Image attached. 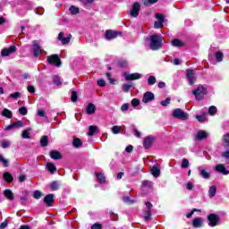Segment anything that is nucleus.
Listing matches in <instances>:
<instances>
[{
  "instance_id": "f257e3e1",
  "label": "nucleus",
  "mask_w": 229,
  "mask_h": 229,
  "mask_svg": "<svg viewBox=\"0 0 229 229\" xmlns=\"http://www.w3.org/2000/svg\"><path fill=\"white\" fill-rule=\"evenodd\" d=\"M149 40V47L152 51H158L164 47V38L162 35H151Z\"/></svg>"
},
{
  "instance_id": "37998d69",
  "label": "nucleus",
  "mask_w": 229,
  "mask_h": 229,
  "mask_svg": "<svg viewBox=\"0 0 229 229\" xmlns=\"http://www.w3.org/2000/svg\"><path fill=\"white\" fill-rule=\"evenodd\" d=\"M148 173H160V165H154L150 167Z\"/></svg>"
},
{
  "instance_id": "7ed1b4c3",
  "label": "nucleus",
  "mask_w": 229,
  "mask_h": 229,
  "mask_svg": "<svg viewBox=\"0 0 229 229\" xmlns=\"http://www.w3.org/2000/svg\"><path fill=\"white\" fill-rule=\"evenodd\" d=\"M59 55L54 54L51 55H48L47 57V60L50 65H55V67H62V60L60 59Z\"/></svg>"
},
{
  "instance_id": "4be33fe9",
  "label": "nucleus",
  "mask_w": 229,
  "mask_h": 229,
  "mask_svg": "<svg viewBox=\"0 0 229 229\" xmlns=\"http://www.w3.org/2000/svg\"><path fill=\"white\" fill-rule=\"evenodd\" d=\"M39 144L41 148H47V146H49V137H47V135L42 136Z\"/></svg>"
},
{
  "instance_id": "c03bdc74",
  "label": "nucleus",
  "mask_w": 229,
  "mask_h": 229,
  "mask_svg": "<svg viewBox=\"0 0 229 229\" xmlns=\"http://www.w3.org/2000/svg\"><path fill=\"white\" fill-rule=\"evenodd\" d=\"M53 82L55 83V85H57V86L62 85V81L60 80V77L58 75H55L53 78Z\"/></svg>"
},
{
  "instance_id": "9d476101",
  "label": "nucleus",
  "mask_w": 229,
  "mask_h": 229,
  "mask_svg": "<svg viewBox=\"0 0 229 229\" xmlns=\"http://www.w3.org/2000/svg\"><path fill=\"white\" fill-rule=\"evenodd\" d=\"M15 51H17V47H15V45H12L9 48L2 49L1 56H8L9 55H12V53H15Z\"/></svg>"
},
{
  "instance_id": "2eb2a0df",
  "label": "nucleus",
  "mask_w": 229,
  "mask_h": 229,
  "mask_svg": "<svg viewBox=\"0 0 229 229\" xmlns=\"http://www.w3.org/2000/svg\"><path fill=\"white\" fill-rule=\"evenodd\" d=\"M24 126V123L22 121L19 120L15 123H13L5 127L6 131H10V130H13V128H22Z\"/></svg>"
},
{
  "instance_id": "0eeeda50",
  "label": "nucleus",
  "mask_w": 229,
  "mask_h": 229,
  "mask_svg": "<svg viewBox=\"0 0 229 229\" xmlns=\"http://www.w3.org/2000/svg\"><path fill=\"white\" fill-rule=\"evenodd\" d=\"M64 31L59 32L57 36V40L63 44V46H67V44H70L71 38H72V35L69 34L66 38H64Z\"/></svg>"
},
{
  "instance_id": "f03ea898",
  "label": "nucleus",
  "mask_w": 229,
  "mask_h": 229,
  "mask_svg": "<svg viewBox=\"0 0 229 229\" xmlns=\"http://www.w3.org/2000/svg\"><path fill=\"white\" fill-rule=\"evenodd\" d=\"M193 96H195V98L198 101H201L207 94H208V90L207 89V87L203 85H199L196 89L192 91Z\"/></svg>"
},
{
  "instance_id": "6e6d98bb",
  "label": "nucleus",
  "mask_w": 229,
  "mask_h": 229,
  "mask_svg": "<svg viewBox=\"0 0 229 229\" xmlns=\"http://www.w3.org/2000/svg\"><path fill=\"white\" fill-rule=\"evenodd\" d=\"M97 85H98V87H106V81L103 79H99L97 81Z\"/></svg>"
},
{
  "instance_id": "1a4fd4ad",
  "label": "nucleus",
  "mask_w": 229,
  "mask_h": 229,
  "mask_svg": "<svg viewBox=\"0 0 229 229\" xmlns=\"http://www.w3.org/2000/svg\"><path fill=\"white\" fill-rule=\"evenodd\" d=\"M186 78L191 86L194 85V83H196V76L194 73V70L187 69L186 70Z\"/></svg>"
},
{
  "instance_id": "58836bf2",
  "label": "nucleus",
  "mask_w": 229,
  "mask_h": 229,
  "mask_svg": "<svg viewBox=\"0 0 229 229\" xmlns=\"http://www.w3.org/2000/svg\"><path fill=\"white\" fill-rule=\"evenodd\" d=\"M42 196H44V193H42V191H38V190H36L34 192H33V198L35 199H40V198H42Z\"/></svg>"
},
{
  "instance_id": "49530a36",
  "label": "nucleus",
  "mask_w": 229,
  "mask_h": 229,
  "mask_svg": "<svg viewBox=\"0 0 229 229\" xmlns=\"http://www.w3.org/2000/svg\"><path fill=\"white\" fill-rule=\"evenodd\" d=\"M117 64L122 68L128 67V61L126 60H118Z\"/></svg>"
},
{
  "instance_id": "a878e982",
  "label": "nucleus",
  "mask_w": 229,
  "mask_h": 229,
  "mask_svg": "<svg viewBox=\"0 0 229 229\" xmlns=\"http://www.w3.org/2000/svg\"><path fill=\"white\" fill-rule=\"evenodd\" d=\"M215 171H216V173H229V171L226 170V167L223 164H219L215 166Z\"/></svg>"
},
{
  "instance_id": "f3484780",
  "label": "nucleus",
  "mask_w": 229,
  "mask_h": 229,
  "mask_svg": "<svg viewBox=\"0 0 229 229\" xmlns=\"http://www.w3.org/2000/svg\"><path fill=\"white\" fill-rule=\"evenodd\" d=\"M208 133L204 130H200L197 132L195 136V140H204L205 139H208Z\"/></svg>"
},
{
  "instance_id": "69168bd1",
  "label": "nucleus",
  "mask_w": 229,
  "mask_h": 229,
  "mask_svg": "<svg viewBox=\"0 0 229 229\" xmlns=\"http://www.w3.org/2000/svg\"><path fill=\"white\" fill-rule=\"evenodd\" d=\"M2 148L4 149H6L7 148H10V141L8 140H3L2 141Z\"/></svg>"
},
{
  "instance_id": "5fc2aeb1",
  "label": "nucleus",
  "mask_w": 229,
  "mask_h": 229,
  "mask_svg": "<svg viewBox=\"0 0 229 229\" xmlns=\"http://www.w3.org/2000/svg\"><path fill=\"white\" fill-rule=\"evenodd\" d=\"M0 162H2L4 167H8V159L4 158L2 155H0Z\"/></svg>"
},
{
  "instance_id": "7c9ffc66",
  "label": "nucleus",
  "mask_w": 229,
  "mask_h": 229,
  "mask_svg": "<svg viewBox=\"0 0 229 229\" xmlns=\"http://www.w3.org/2000/svg\"><path fill=\"white\" fill-rule=\"evenodd\" d=\"M142 165L140 164H134L132 166H131V170L134 172V173H142Z\"/></svg>"
},
{
  "instance_id": "09e8293b",
  "label": "nucleus",
  "mask_w": 229,
  "mask_h": 229,
  "mask_svg": "<svg viewBox=\"0 0 229 229\" xmlns=\"http://www.w3.org/2000/svg\"><path fill=\"white\" fill-rule=\"evenodd\" d=\"M210 115H216V114H217V107H216L215 106H211L209 107V110H208Z\"/></svg>"
},
{
  "instance_id": "a18cd8bd",
  "label": "nucleus",
  "mask_w": 229,
  "mask_h": 229,
  "mask_svg": "<svg viewBox=\"0 0 229 229\" xmlns=\"http://www.w3.org/2000/svg\"><path fill=\"white\" fill-rule=\"evenodd\" d=\"M148 85H155V83H157V78H155L153 75L149 76L148 79Z\"/></svg>"
},
{
  "instance_id": "c85d7f7f",
  "label": "nucleus",
  "mask_w": 229,
  "mask_h": 229,
  "mask_svg": "<svg viewBox=\"0 0 229 229\" xmlns=\"http://www.w3.org/2000/svg\"><path fill=\"white\" fill-rule=\"evenodd\" d=\"M72 146L77 148H81V146H83V142L81 141V140L80 138H75V139H73Z\"/></svg>"
},
{
  "instance_id": "13d9d810",
  "label": "nucleus",
  "mask_w": 229,
  "mask_h": 229,
  "mask_svg": "<svg viewBox=\"0 0 229 229\" xmlns=\"http://www.w3.org/2000/svg\"><path fill=\"white\" fill-rule=\"evenodd\" d=\"M143 3L145 6H148V4H155V3H158V0H144Z\"/></svg>"
},
{
  "instance_id": "5701e85b",
  "label": "nucleus",
  "mask_w": 229,
  "mask_h": 229,
  "mask_svg": "<svg viewBox=\"0 0 229 229\" xmlns=\"http://www.w3.org/2000/svg\"><path fill=\"white\" fill-rule=\"evenodd\" d=\"M89 132H88V136L89 137H92L94 135H96V133H98V131H99V127L96 126V125H90L89 127Z\"/></svg>"
},
{
  "instance_id": "79ce46f5",
  "label": "nucleus",
  "mask_w": 229,
  "mask_h": 229,
  "mask_svg": "<svg viewBox=\"0 0 229 229\" xmlns=\"http://www.w3.org/2000/svg\"><path fill=\"white\" fill-rule=\"evenodd\" d=\"M112 132L114 133V135H118V133H121V128L119 127V125L113 126Z\"/></svg>"
},
{
  "instance_id": "a211bd4d",
  "label": "nucleus",
  "mask_w": 229,
  "mask_h": 229,
  "mask_svg": "<svg viewBox=\"0 0 229 229\" xmlns=\"http://www.w3.org/2000/svg\"><path fill=\"white\" fill-rule=\"evenodd\" d=\"M191 225L193 228H201V226H203V218L199 216L195 217L192 220Z\"/></svg>"
},
{
  "instance_id": "423d86ee",
  "label": "nucleus",
  "mask_w": 229,
  "mask_h": 229,
  "mask_svg": "<svg viewBox=\"0 0 229 229\" xmlns=\"http://www.w3.org/2000/svg\"><path fill=\"white\" fill-rule=\"evenodd\" d=\"M208 226L214 228V226L218 225L219 221H221V217H219V216H217L216 214L212 213L208 216Z\"/></svg>"
},
{
  "instance_id": "72a5a7b5",
  "label": "nucleus",
  "mask_w": 229,
  "mask_h": 229,
  "mask_svg": "<svg viewBox=\"0 0 229 229\" xmlns=\"http://www.w3.org/2000/svg\"><path fill=\"white\" fill-rule=\"evenodd\" d=\"M69 12L72 15H76V14L80 13V8H78L74 5H72L69 8Z\"/></svg>"
},
{
  "instance_id": "4468645a",
  "label": "nucleus",
  "mask_w": 229,
  "mask_h": 229,
  "mask_svg": "<svg viewBox=\"0 0 229 229\" xmlns=\"http://www.w3.org/2000/svg\"><path fill=\"white\" fill-rule=\"evenodd\" d=\"M150 101H155V94L151 91H147L143 95L142 103H149Z\"/></svg>"
},
{
  "instance_id": "603ef678",
  "label": "nucleus",
  "mask_w": 229,
  "mask_h": 229,
  "mask_svg": "<svg viewBox=\"0 0 229 229\" xmlns=\"http://www.w3.org/2000/svg\"><path fill=\"white\" fill-rule=\"evenodd\" d=\"M19 112L21 115H28V108L26 106L20 107Z\"/></svg>"
},
{
  "instance_id": "bf43d9fd",
  "label": "nucleus",
  "mask_w": 229,
  "mask_h": 229,
  "mask_svg": "<svg viewBox=\"0 0 229 229\" xmlns=\"http://www.w3.org/2000/svg\"><path fill=\"white\" fill-rule=\"evenodd\" d=\"M9 97L13 99H18V98H21V92L16 91L13 94H10Z\"/></svg>"
},
{
  "instance_id": "ea45409f",
  "label": "nucleus",
  "mask_w": 229,
  "mask_h": 229,
  "mask_svg": "<svg viewBox=\"0 0 229 229\" xmlns=\"http://www.w3.org/2000/svg\"><path fill=\"white\" fill-rule=\"evenodd\" d=\"M194 212H201V209H198V208H192L190 213L186 214L187 219H191V217H192V216H194Z\"/></svg>"
},
{
  "instance_id": "4d7b16f0",
  "label": "nucleus",
  "mask_w": 229,
  "mask_h": 229,
  "mask_svg": "<svg viewBox=\"0 0 229 229\" xmlns=\"http://www.w3.org/2000/svg\"><path fill=\"white\" fill-rule=\"evenodd\" d=\"M182 169H187V167H189V159L184 158L182 159Z\"/></svg>"
},
{
  "instance_id": "774afa93",
  "label": "nucleus",
  "mask_w": 229,
  "mask_h": 229,
  "mask_svg": "<svg viewBox=\"0 0 229 229\" xmlns=\"http://www.w3.org/2000/svg\"><path fill=\"white\" fill-rule=\"evenodd\" d=\"M91 229H103V225L96 223L91 226Z\"/></svg>"
},
{
  "instance_id": "6ab92c4d",
  "label": "nucleus",
  "mask_w": 229,
  "mask_h": 229,
  "mask_svg": "<svg viewBox=\"0 0 229 229\" xmlns=\"http://www.w3.org/2000/svg\"><path fill=\"white\" fill-rule=\"evenodd\" d=\"M49 157L53 160H62L63 158L62 153H60V151L58 150H51L49 153Z\"/></svg>"
},
{
  "instance_id": "aec40b11",
  "label": "nucleus",
  "mask_w": 229,
  "mask_h": 229,
  "mask_svg": "<svg viewBox=\"0 0 229 229\" xmlns=\"http://www.w3.org/2000/svg\"><path fill=\"white\" fill-rule=\"evenodd\" d=\"M4 196L9 199V201H13V199H15V195H13V191H12V190L10 189H5L4 191Z\"/></svg>"
},
{
  "instance_id": "f704fd0d",
  "label": "nucleus",
  "mask_w": 229,
  "mask_h": 229,
  "mask_svg": "<svg viewBox=\"0 0 229 229\" xmlns=\"http://www.w3.org/2000/svg\"><path fill=\"white\" fill-rule=\"evenodd\" d=\"M209 198H214V196H216V192H217V187H216V185H212L209 188Z\"/></svg>"
},
{
  "instance_id": "6e6552de",
  "label": "nucleus",
  "mask_w": 229,
  "mask_h": 229,
  "mask_svg": "<svg viewBox=\"0 0 229 229\" xmlns=\"http://www.w3.org/2000/svg\"><path fill=\"white\" fill-rule=\"evenodd\" d=\"M139 12H140V4L139 2H135L130 12L131 17L137 19V17H139Z\"/></svg>"
},
{
  "instance_id": "b1692460",
  "label": "nucleus",
  "mask_w": 229,
  "mask_h": 229,
  "mask_svg": "<svg viewBox=\"0 0 229 229\" xmlns=\"http://www.w3.org/2000/svg\"><path fill=\"white\" fill-rule=\"evenodd\" d=\"M222 142L225 149H229V132L224 134L222 138Z\"/></svg>"
},
{
  "instance_id": "bb28decb",
  "label": "nucleus",
  "mask_w": 229,
  "mask_h": 229,
  "mask_svg": "<svg viewBox=\"0 0 229 229\" xmlns=\"http://www.w3.org/2000/svg\"><path fill=\"white\" fill-rule=\"evenodd\" d=\"M96 178H97L98 183H105V182H106V177H105V174H103V173H97Z\"/></svg>"
},
{
  "instance_id": "393cba45",
  "label": "nucleus",
  "mask_w": 229,
  "mask_h": 229,
  "mask_svg": "<svg viewBox=\"0 0 229 229\" xmlns=\"http://www.w3.org/2000/svg\"><path fill=\"white\" fill-rule=\"evenodd\" d=\"M3 178L6 183H12V182H13V175H12V173H4Z\"/></svg>"
},
{
  "instance_id": "20e7f679",
  "label": "nucleus",
  "mask_w": 229,
  "mask_h": 229,
  "mask_svg": "<svg viewBox=\"0 0 229 229\" xmlns=\"http://www.w3.org/2000/svg\"><path fill=\"white\" fill-rule=\"evenodd\" d=\"M174 119H179L180 121H187L189 119V114L186 112H183L181 108H176L172 114Z\"/></svg>"
},
{
  "instance_id": "4c0bfd02",
  "label": "nucleus",
  "mask_w": 229,
  "mask_h": 229,
  "mask_svg": "<svg viewBox=\"0 0 229 229\" xmlns=\"http://www.w3.org/2000/svg\"><path fill=\"white\" fill-rule=\"evenodd\" d=\"M131 87H133V83L131 82H130L129 84H126V83L123 84V92H126V93L130 92V89H131Z\"/></svg>"
},
{
  "instance_id": "2f4dec72",
  "label": "nucleus",
  "mask_w": 229,
  "mask_h": 229,
  "mask_svg": "<svg viewBox=\"0 0 229 229\" xmlns=\"http://www.w3.org/2000/svg\"><path fill=\"white\" fill-rule=\"evenodd\" d=\"M215 58L218 63L223 62V59L225 58V54H223V52L221 51L216 52Z\"/></svg>"
},
{
  "instance_id": "3c124183",
  "label": "nucleus",
  "mask_w": 229,
  "mask_h": 229,
  "mask_svg": "<svg viewBox=\"0 0 229 229\" xmlns=\"http://www.w3.org/2000/svg\"><path fill=\"white\" fill-rule=\"evenodd\" d=\"M131 103L133 108H136V106H139V105H140V100H139V98H133Z\"/></svg>"
},
{
  "instance_id": "ddd939ff",
  "label": "nucleus",
  "mask_w": 229,
  "mask_h": 229,
  "mask_svg": "<svg viewBox=\"0 0 229 229\" xmlns=\"http://www.w3.org/2000/svg\"><path fill=\"white\" fill-rule=\"evenodd\" d=\"M155 140H156L155 137H151V136L146 137L143 140V147L145 148V149H149V148L153 146Z\"/></svg>"
},
{
  "instance_id": "864d4df0",
  "label": "nucleus",
  "mask_w": 229,
  "mask_h": 229,
  "mask_svg": "<svg viewBox=\"0 0 229 229\" xmlns=\"http://www.w3.org/2000/svg\"><path fill=\"white\" fill-rule=\"evenodd\" d=\"M171 103V98H166L164 101L160 102L162 106H167Z\"/></svg>"
},
{
  "instance_id": "de8ad7c7",
  "label": "nucleus",
  "mask_w": 229,
  "mask_h": 229,
  "mask_svg": "<svg viewBox=\"0 0 229 229\" xmlns=\"http://www.w3.org/2000/svg\"><path fill=\"white\" fill-rule=\"evenodd\" d=\"M154 27L156 28V30H160V28H164V21H155Z\"/></svg>"
},
{
  "instance_id": "e433bc0d",
  "label": "nucleus",
  "mask_w": 229,
  "mask_h": 229,
  "mask_svg": "<svg viewBox=\"0 0 229 229\" xmlns=\"http://www.w3.org/2000/svg\"><path fill=\"white\" fill-rule=\"evenodd\" d=\"M71 101H72V103L78 102V91H76V90L72 91Z\"/></svg>"
},
{
  "instance_id": "412c9836",
  "label": "nucleus",
  "mask_w": 229,
  "mask_h": 229,
  "mask_svg": "<svg viewBox=\"0 0 229 229\" xmlns=\"http://www.w3.org/2000/svg\"><path fill=\"white\" fill-rule=\"evenodd\" d=\"M86 114H88V115H92V114H96V105L89 103L86 106Z\"/></svg>"
},
{
  "instance_id": "cd10ccee",
  "label": "nucleus",
  "mask_w": 229,
  "mask_h": 229,
  "mask_svg": "<svg viewBox=\"0 0 229 229\" xmlns=\"http://www.w3.org/2000/svg\"><path fill=\"white\" fill-rule=\"evenodd\" d=\"M2 116L3 117H7V119H12V117H13V114L7 108H4L2 111Z\"/></svg>"
},
{
  "instance_id": "8fccbe9b",
  "label": "nucleus",
  "mask_w": 229,
  "mask_h": 229,
  "mask_svg": "<svg viewBox=\"0 0 229 229\" xmlns=\"http://www.w3.org/2000/svg\"><path fill=\"white\" fill-rule=\"evenodd\" d=\"M151 219V211L146 210L144 215V221H149Z\"/></svg>"
},
{
  "instance_id": "473e14b6",
  "label": "nucleus",
  "mask_w": 229,
  "mask_h": 229,
  "mask_svg": "<svg viewBox=\"0 0 229 229\" xmlns=\"http://www.w3.org/2000/svg\"><path fill=\"white\" fill-rule=\"evenodd\" d=\"M47 169L48 173H56V166L53 163H47Z\"/></svg>"
},
{
  "instance_id": "680f3d73",
  "label": "nucleus",
  "mask_w": 229,
  "mask_h": 229,
  "mask_svg": "<svg viewBox=\"0 0 229 229\" xmlns=\"http://www.w3.org/2000/svg\"><path fill=\"white\" fill-rule=\"evenodd\" d=\"M124 203H128V205H133L135 203V200H131L130 197H123Z\"/></svg>"
},
{
  "instance_id": "9b49d317",
  "label": "nucleus",
  "mask_w": 229,
  "mask_h": 229,
  "mask_svg": "<svg viewBox=\"0 0 229 229\" xmlns=\"http://www.w3.org/2000/svg\"><path fill=\"white\" fill-rule=\"evenodd\" d=\"M43 202L45 203V205H47V207H53L55 203V194L50 193L45 196Z\"/></svg>"
},
{
  "instance_id": "e2e57ef3",
  "label": "nucleus",
  "mask_w": 229,
  "mask_h": 229,
  "mask_svg": "<svg viewBox=\"0 0 229 229\" xmlns=\"http://www.w3.org/2000/svg\"><path fill=\"white\" fill-rule=\"evenodd\" d=\"M196 119L199 123H205V114L196 115Z\"/></svg>"
},
{
  "instance_id": "c756f323",
  "label": "nucleus",
  "mask_w": 229,
  "mask_h": 229,
  "mask_svg": "<svg viewBox=\"0 0 229 229\" xmlns=\"http://www.w3.org/2000/svg\"><path fill=\"white\" fill-rule=\"evenodd\" d=\"M172 46H174V47H183V42L179 38H174L172 40Z\"/></svg>"
},
{
  "instance_id": "0e129e2a",
  "label": "nucleus",
  "mask_w": 229,
  "mask_h": 229,
  "mask_svg": "<svg viewBox=\"0 0 229 229\" xmlns=\"http://www.w3.org/2000/svg\"><path fill=\"white\" fill-rule=\"evenodd\" d=\"M156 19L161 22H165L164 14L162 13H156Z\"/></svg>"
},
{
  "instance_id": "39448f33",
  "label": "nucleus",
  "mask_w": 229,
  "mask_h": 229,
  "mask_svg": "<svg viewBox=\"0 0 229 229\" xmlns=\"http://www.w3.org/2000/svg\"><path fill=\"white\" fill-rule=\"evenodd\" d=\"M123 32L119 30H106L105 33V38L106 40H114V38H117V37H122Z\"/></svg>"
},
{
  "instance_id": "c9c22d12",
  "label": "nucleus",
  "mask_w": 229,
  "mask_h": 229,
  "mask_svg": "<svg viewBox=\"0 0 229 229\" xmlns=\"http://www.w3.org/2000/svg\"><path fill=\"white\" fill-rule=\"evenodd\" d=\"M141 185H142V187H145L147 189H151V187H153V182L148 181V180L142 181Z\"/></svg>"
},
{
  "instance_id": "dca6fc26",
  "label": "nucleus",
  "mask_w": 229,
  "mask_h": 229,
  "mask_svg": "<svg viewBox=\"0 0 229 229\" xmlns=\"http://www.w3.org/2000/svg\"><path fill=\"white\" fill-rule=\"evenodd\" d=\"M140 78H142V74L139 72L125 75L126 81H135V80H140Z\"/></svg>"
},
{
  "instance_id": "338daca9",
  "label": "nucleus",
  "mask_w": 229,
  "mask_h": 229,
  "mask_svg": "<svg viewBox=\"0 0 229 229\" xmlns=\"http://www.w3.org/2000/svg\"><path fill=\"white\" fill-rule=\"evenodd\" d=\"M27 90H28V92H30V94H35V86L29 85V86L27 87Z\"/></svg>"
},
{
  "instance_id": "f8f14e48",
  "label": "nucleus",
  "mask_w": 229,
  "mask_h": 229,
  "mask_svg": "<svg viewBox=\"0 0 229 229\" xmlns=\"http://www.w3.org/2000/svg\"><path fill=\"white\" fill-rule=\"evenodd\" d=\"M32 54L34 58H38V56L42 55V47H40V45L37 43H34L32 45Z\"/></svg>"
},
{
  "instance_id": "a19ab883",
  "label": "nucleus",
  "mask_w": 229,
  "mask_h": 229,
  "mask_svg": "<svg viewBox=\"0 0 229 229\" xmlns=\"http://www.w3.org/2000/svg\"><path fill=\"white\" fill-rule=\"evenodd\" d=\"M50 189H51V191H58V189H59L58 182H56V181L52 182L50 184Z\"/></svg>"
},
{
  "instance_id": "052dcab7",
  "label": "nucleus",
  "mask_w": 229,
  "mask_h": 229,
  "mask_svg": "<svg viewBox=\"0 0 229 229\" xmlns=\"http://www.w3.org/2000/svg\"><path fill=\"white\" fill-rule=\"evenodd\" d=\"M22 139H30V131L28 130H24L21 133Z\"/></svg>"
}]
</instances>
